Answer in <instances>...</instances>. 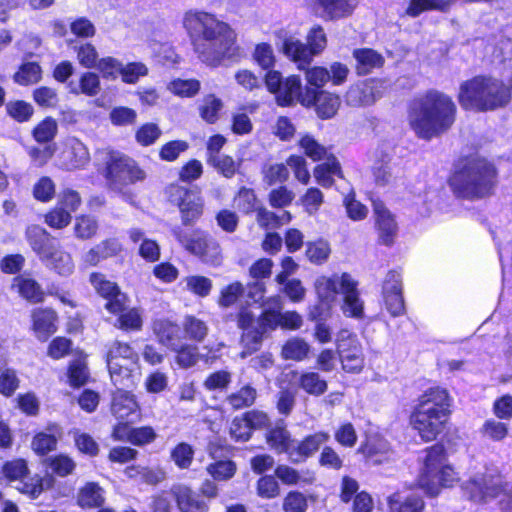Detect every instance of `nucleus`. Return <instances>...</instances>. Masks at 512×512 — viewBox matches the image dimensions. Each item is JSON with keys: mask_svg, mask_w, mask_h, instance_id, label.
<instances>
[{"mask_svg": "<svg viewBox=\"0 0 512 512\" xmlns=\"http://www.w3.org/2000/svg\"><path fill=\"white\" fill-rule=\"evenodd\" d=\"M183 24L194 52L208 66L216 67L224 58L235 55V33L214 15L202 11L188 12Z\"/></svg>", "mask_w": 512, "mask_h": 512, "instance_id": "1", "label": "nucleus"}, {"mask_svg": "<svg viewBox=\"0 0 512 512\" xmlns=\"http://www.w3.org/2000/svg\"><path fill=\"white\" fill-rule=\"evenodd\" d=\"M455 113L456 106L449 96L431 90L412 101L408 118L417 136L430 140L452 126Z\"/></svg>", "mask_w": 512, "mask_h": 512, "instance_id": "2", "label": "nucleus"}, {"mask_svg": "<svg viewBox=\"0 0 512 512\" xmlns=\"http://www.w3.org/2000/svg\"><path fill=\"white\" fill-rule=\"evenodd\" d=\"M451 398L446 389L433 387L426 390L410 416L412 427L426 441L436 439L450 415Z\"/></svg>", "mask_w": 512, "mask_h": 512, "instance_id": "3", "label": "nucleus"}, {"mask_svg": "<svg viewBox=\"0 0 512 512\" xmlns=\"http://www.w3.org/2000/svg\"><path fill=\"white\" fill-rule=\"evenodd\" d=\"M496 184V168L484 158L467 159L450 179V186L455 195L468 200L491 196Z\"/></svg>", "mask_w": 512, "mask_h": 512, "instance_id": "4", "label": "nucleus"}, {"mask_svg": "<svg viewBox=\"0 0 512 512\" xmlns=\"http://www.w3.org/2000/svg\"><path fill=\"white\" fill-rule=\"evenodd\" d=\"M511 98L510 89L490 76H475L464 81L459 88L458 101L466 110L490 111L506 106Z\"/></svg>", "mask_w": 512, "mask_h": 512, "instance_id": "5", "label": "nucleus"}, {"mask_svg": "<svg viewBox=\"0 0 512 512\" xmlns=\"http://www.w3.org/2000/svg\"><path fill=\"white\" fill-rule=\"evenodd\" d=\"M172 234L186 251L198 257L203 263L211 266H219L222 263V248L207 231L196 228L187 232L180 226H175Z\"/></svg>", "mask_w": 512, "mask_h": 512, "instance_id": "6", "label": "nucleus"}, {"mask_svg": "<svg viewBox=\"0 0 512 512\" xmlns=\"http://www.w3.org/2000/svg\"><path fill=\"white\" fill-rule=\"evenodd\" d=\"M307 44L294 37L286 38L282 45L283 54L298 64L300 69L309 65L315 55L320 54L327 45L324 29L317 25L307 34Z\"/></svg>", "mask_w": 512, "mask_h": 512, "instance_id": "7", "label": "nucleus"}, {"mask_svg": "<svg viewBox=\"0 0 512 512\" xmlns=\"http://www.w3.org/2000/svg\"><path fill=\"white\" fill-rule=\"evenodd\" d=\"M106 178L112 190L122 192L126 186L143 181L146 173L132 158L113 152L106 163Z\"/></svg>", "mask_w": 512, "mask_h": 512, "instance_id": "8", "label": "nucleus"}, {"mask_svg": "<svg viewBox=\"0 0 512 512\" xmlns=\"http://www.w3.org/2000/svg\"><path fill=\"white\" fill-rule=\"evenodd\" d=\"M166 194L169 202L178 206L183 225H193L201 217L204 203L197 189L171 184L167 187Z\"/></svg>", "mask_w": 512, "mask_h": 512, "instance_id": "9", "label": "nucleus"}, {"mask_svg": "<svg viewBox=\"0 0 512 512\" xmlns=\"http://www.w3.org/2000/svg\"><path fill=\"white\" fill-rule=\"evenodd\" d=\"M265 84L270 93L275 96V101L279 106H293L296 102L301 103L304 95L302 92L301 80L296 75L283 78L282 74L276 70H270L265 75Z\"/></svg>", "mask_w": 512, "mask_h": 512, "instance_id": "10", "label": "nucleus"}, {"mask_svg": "<svg viewBox=\"0 0 512 512\" xmlns=\"http://www.w3.org/2000/svg\"><path fill=\"white\" fill-rule=\"evenodd\" d=\"M512 482H507L501 475L485 474L476 475L466 484L469 489L470 499L476 503L485 502L488 499L509 498Z\"/></svg>", "mask_w": 512, "mask_h": 512, "instance_id": "11", "label": "nucleus"}, {"mask_svg": "<svg viewBox=\"0 0 512 512\" xmlns=\"http://www.w3.org/2000/svg\"><path fill=\"white\" fill-rule=\"evenodd\" d=\"M384 82L370 79L352 85L346 93V102L350 106H363L374 103L384 93Z\"/></svg>", "mask_w": 512, "mask_h": 512, "instance_id": "12", "label": "nucleus"}, {"mask_svg": "<svg viewBox=\"0 0 512 512\" xmlns=\"http://www.w3.org/2000/svg\"><path fill=\"white\" fill-rule=\"evenodd\" d=\"M90 281L96 291L106 299L104 307L111 313L122 312L127 306V297L122 293L118 286L106 280L102 274L93 273Z\"/></svg>", "mask_w": 512, "mask_h": 512, "instance_id": "13", "label": "nucleus"}, {"mask_svg": "<svg viewBox=\"0 0 512 512\" xmlns=\"http://www.w3.org/2000/svg\"><path fill=\"white\" fill-rule=\"evenodd\" d=\"M301 104L304 106H315L317 115L322 119L332 118L338 111L340 99L337 95L329 92L311 89L306 87L304 95L301 98Z\"/></svg>", "mask_w": 512, "mask_h": 512, "instance_id": "14", "label": "nucleus"}, {"mask_svg": "<svg viewBox=\"0 0 512 512\" xmlns=\"http://www.w3.org/2000/svg\"><path fill=\"white\" fill-rule=\"evenodd\" d=\"M26 239L32 250L42 259L52 255L59 248L58 241L39 225H30L25 232Z\"/></svg>", "mask_w": 512, "mask_h": 512, "instance_id": "15", "label": "nucleus"}, {"mask_svg": "<svg viewBox=\"0 0 512 512\" xmlns=\"http://www.w3.org/2000/svg\"><path fill=\"white\" fill-rule=\"evenodd\" d=\"M373 175L379 186H386L394 182L399 170L391 163V155L386 146L378 147L374 152Z\"/></svg>", "mask_w": 512, "mask_h": 512, "instance_id": "16", "label": "nucleus"}, {"mask_svg": "<svg viewBox=\"0 0 512 512\" xmlns=\"http://www.w3.org/2000/svg\"><path fill=\"white\" fill-rule=\"evenodd\" d=\"M329 439V433L323 431L307 435L292 448L290 461L294 464L304 462L306 459L312 457Z\"/></svg>", "mask_w": 512, "mask_h": 512, "instance_id": "17", "label": "nucleus"}, {"mask_svg": "<svg viewBox=\"0 0 512 512\" xmlns=\"http://www.w3.org/2000/svg\"><path fill=\"white\" fill-rule=\"evenodd\" d=\"M112 414L122 421H134L139 417V407L134 395L128 391L118 388L112 397Z\"/></svg>", "mask_w": 512, "mask_h": 512, "instance_id": "18", "label": "nucleus"}, {"mask_svg": "<svg viewBox=\"0 0 512 512\" xmlns=\"http://www.w3.org/2000/svg\"><path fill=\"white\" fill-rule=\"evenodd\" d=\"M171 493L181 512H208L209 506L207 502L190 487L177 484L172 486Z\"/></svg>", "mask_w": 512, "mask_h": 512, "instance_id": "19", "label": "nucleus"}, {"mask_svg": "<svg viewBox=\"0 0 512 512\" xmlns=\"http://www.w3.org/2000/svg\"><path fill=\"white\" fill-rule=\"evenodd\" d=\"M343 297L341 309L345 316L361 319L364 316V302L360 298L357 282L349 274V285L344 283L340 290Z\"/></svg>", "mask_w": 512, "mask_h": 512, "instance_id": "20", "label": "nucleus"}, {"mask_svg": "<svg viewBox=\"0 0 512 512\" xmlns=\"http://www.w3.org/2000/svg\"><path fill=\"white\" fill-rule=\"evenodd\" d=\"M456 480V473L450 465H445L431 474V477L420 476L419 486L431 496H436L441 487H449Z\"/></svg>", "mask_w": 512, "mask_h": 512, "instance_id": "21", "label": "nucleus"}, {"mask_svg": "<svg viewBox=\"0 0 512 512\" xmlns=\"http://www.w3.org/2000/svg\"><path fill=\"white\" fill-rule=\"evenodd\" d=\"M33 330L39 340L46 341L57 330V314L48 308H38L32 312Z\"/></svg>", "mask_w": 512, "mask_h": 512, "instance_id": "22", "label": "nucleus"}, {"mask_svg": "<svg viewBox=\"0 0 512 512\" xmlns=\"http://www.w3.org/2000/svg\"><path fill=\"white\" fill-rule=\"evenodd\" d=\"M344 283L349 285V274L342 273L341 275L334 274L331 277L322 276L315 282V289L322 301L327 303L333 301Z\"/></svg>", "mask_w": 512, "mask_h": 512, "instance_id": "23", "label": "nucleus"}, {"mask_svg": "<svg viewBox=\"0 0 512 512\" xmlns=\"http://www.w3.org/2000/svg\"><path fill=\"white\" fill-rule=\"evenodd\" d=\"M152 328L162 345L171 350H177L180 347L181 329L177 324L167 319H158L153 322Z\"/></svg>", "mask_w": 512, "mask_h": 512, "instance_id": "24", "label": "nucleus"}, {"mask_svg": "<svg viewBox=\"0 0 512 512\" xmlns=\"http://www.w3.org/2000/svg\"><path fill=\"white\" fill-rule=\"evenodd\" d=\"M374 212L381 242L391 245L397 231V224L393 216L381 202H374Z\"/></svg>", "mask_w": 512, "mask_h": 512, "instance_id": "25", "label": "nucleus"}, {"mask_svg": "<svg viewBox=\"0 0 512 512\" xmlns=\"http://www.w3.org/2000/svg\"><path fill=\"white\" fill-rule=\"evenodd\" d=\"M266 440L268 445L277 453H285L290 459V452L294 447V440L291 438V434L287 430L283 420H279L275 426L268 431Z\"/></svg>", "mask_w": 512, "mask_h": 512, "instance_id": "26", "label": "nucleus"}, {"mask_svg": "<svg viewBox=\"0 0 512 512\" xmlns=\"http://www.w3.org/2000/svg\"><path fill=\"white\" fill-rule=\"evenodd\" d=\"M345 343L338 345V353L343 369L348 373H359L364 367V356L361 346L351 341L348 348Z\"/></svg>", "mask_w": 512, "mask_h": 512, "instance_id": "27", "label": "nucleus"}, {"mask_svg": "<svg viewBox=\"0 0 512 512\" xmlns=\"http://www.w3.org/2000/svg\"><path fill=\"white\" fill-rule=\"evenodd\" d=\"M122 251V245L116 238L103 240L85 253L83 260L91 266L100 261L114 257Z\"/></svg>", "mask_w": 512, "mask_h": 512, "instance_id": "28", "label": "nucleus"}, {"mask_svg": "<svg viewBox=\"0 0 512 512\" xmlns=\"http://www.w3.org/2000/svg\"><path fill=\"white\" fill-rule=\"evenodd\" d=\"M63 165L68 170L84 167L90 160L87 147L78 139H72L62 154Z\"/></svg>", "mask_w": 512, "mask_h": 512, "instance_id": "29", "label": "nucleus"}, {"mask_svg": "<svg viewBox=\"0 0 512 512\" xmlns=\"http://www.w3.org/2000/svg\"><path fill=\"white\" fill-rule=\"evenodd\" d=\"M12 288L16 289L21 297L31 303H41L44 300L45 294L41 285L29 276H16L13 279Z\"/></svg>", "mask_w": 512, "mask_h": 512, "instance_id": "30", "label": "nucleus"}, {"mask_svg": "<svg viewBox=\"0 0 512 512\" xmlns=\"http://www.w3.org/2000/svg\"><path fill=\"white\" fill-rule=\"evenodd\" d=\"M353 57L356 60V71L359 75H366L375 68L383 66L384 57L370 48L354 49Z\"/></svg>", "mask_w": 512, "mask_h": 512, "instance_id": "31", "label": "nucleus"}, {"mask_svg": "<svg viewBox=\"0 0 512 512\" xmlns=\"http://www.w3.org/2000/svg\"><path fill=\"white\" fill-rule=\"evenodd\" d=\"M389 512H423L425 502L422 497L411 494L406 497L396 492L387 497Z\"/></svg>", "mask_w": 512, "mask_h": 512, "instance_id": "32", "label": "nucleus"}, {"mask_svg": "<svg viewBox=\"0 0 512 512\" xmlns=\"http://www.w3.org/2000/svg\"><path fill=\"white\" fill-rule=\"evenodd\" d=\"M135 363L112 361L107 362V367L110 373L113 384L118 388H129L133 384L132 380V367Z\"/></svg>", "mask_w": 512, "mask_h": 512, "instance_id": "33", "label": "nucleus"}, {"mask_svg": "<svg viewBox=\"0 0 512 512\" xmlns=\"http://www.w3.org/2000/svg\"><path fill=\"white\" fill-rule=\"evenodd\" d=\"M291 214L288 211H282L280 214L272 212L260 205L256 211V221L261 228L266 230L277 229L291 221Z\"/></svg>", "mask_w": 512, "mask_h": 512, "instance_id": "34", "label": "nucleus"}, {"mask_svg": "<svg viewBox=\"0 0 512 512\" xmlns=\"http://www.w3.org/2000/svg\"><path fill=\"white\" fill-rule=\"evenodd\" d=\"M313 174L317 183L325 188L333 185L332 176L342 178L341 166L335 157H329L326 162L317 165Z\"/></svg>", "mask_w": 512, "mask_h": 512, "instance_id": "35", "label": "nucleus"}, {"mask_svg": "<svg viewBox=\"0 0 512 512\" xmlns=\"http://www.w3.org/2000/svg\"><path fill=\"white\" fill-rule=\"evenodd\" d=\"M298 386L307 394L312 396H321L328 389V383L318 372H303L298 379Z\"/></svg>", "mask_w": 512, "mask_h": 512, "instance_id": "36", "label": "nucleus"}, {"mask_svg": "<svg viewBox=\"0 0 512 512\" xmlns=\"http://www.w3.org/2000/svg\"><path fill=\"white\" fill-rule=\"evenodd\" d=\"M78 504L82 508H97L105 501L104 490L97 483L89 482L79 491Z\"/></svg>", "mask_w": 512, "mask_h": 512, "instance_id": "37", "label": "nucleus"}, {"mask_svg": "<svg viewBox=\"0 0 512 512\" xmlns=\"http://www.w3.org/2000/svg\"><path fill=\"white\" fill-rule=\"evenodd\" d=\"M330 19L348 16L356 7V0H318Z\"/></svg>", "mask_w": 512, "mask_h": 512, "instance_id": "38", "label": "nucleus"}, {"mask_svg": "<svg viewBox=\"0 0 512 512\" xmlns=\"http://www.w3.org/2000/svg\"><path fill=\"white\" fill-rule=\"evenodd\" d=\"M445 461L446 453L444 446L441 444L433 445L427 449L424 469L420 476L431 477V474L446 465Z\"/></svg>", "mask_w": 512, "mask_h": 512, "instance_id": "39", "label": "nucleus"}, {"mask_svg": "<svg viewBox=\"0 0 512 512\" xmlns=\"http://www.w3.org/2000/svg\"><path fill=\"white\" fill-rule=\"evenodd\" d=\"M223 102L214 94H208L203 97L199 105L200 117L209 124L215 123L219 118V113L223 109Z\"/></svg>", "mask_w": 512, "mask_h": 512, "instance_id": "40", "label": "nucleus"}, {"mask_svg": "<svg viewBox=\"0 0 512 512\" xmlns=\"http://www.w3.org/2000/svg\"><path fill=\"white\" fill-rule=\"evenodd\" d=\"M236 320L238 328L242 329L243 332L268 328L262 315H256L248 306H241L236 315Z\"/></svg>", "mask_w": 512, "mask_h": 512, "instance_id": "41", "label": "nucleus"}, {"mask_svg": "<svg viewBox=\"0 0 512 512\" xmlns=\"http://www.w3.org/2000/svg\"><path fill=\"white\" fill-rule=\"evenodd\" d=\"M268 330H271L270 328H262L258 330H249L246 332H243L241 336V346L242 351L240 353V356L242 358L247 357L248 355H251L252 353L258 351L262 345L263 336L265 333L268 332Z\"/></svg>", "mask_w": 512, "mask_h": 512, "instance_id": "42", "label": "nucleus"}, {"mask_svg": "<svg viewBox=\"0 0 512 512\" xmlns=\"http://www.w3.org/2000/svg\"><path fill=\"white\" fill-rule=\"evenodd\" d=\"M257 391L251 385H245L237 392L227 396L226 402L235 410L250 407L254 404Z\"/></svg>", "mask_w": 512, "mask_h": 512, "instance_id": "43", "label": "nucleus"}, {"mask_svg": "<svg viewBox=\"0 0 512 512\" xmlns=\"http://www.w3.org/2000/svg\"><path fill=\"white\" fill-rule=\"evenodd\" d=\"M70 92L78 94L83 93L89 96H95L100 91V81L97 74L85 72L79 81V84L69 83Z\"/></svg>", "mask_w": 512, "mask_h": 512, "instance_id": "44", "label": "nucleus"}, {"mask_svg": "<svg viewBox=\"0 0 512 512\" xmlns=\"http://www.w3.org/2000/svg\"><path fill=\"white\" fill-rule=\"evenodd\" d=\"M281 310L282 300L279 296L271 297L263 304L261 315L268 328L275 329L278 326L280 315L282 314Z\"/></svg>", "mask_w": 512, "mask_h": 512, "instance_id": "45", "label": "nucleus"}, {"mask_svg": "<svg viewBox=\"0 0 512 512\" xmlns=\"http://www.w3.org/2000/svg\"><path fill=\"white\" fill-rule=\"evenodd\" d=\"M137 355L134 350L127 344L120 341H114L107 352L106 362L120 361L135 363Z\"/></svg>", "mask_w": 512, "mask_h": 512, "instance_id": "46", "label": "nucleus"}, {"mask_svg": "<svg viewBox=\"0 0 512 512\" xmlns=\"http://www.w3.org/2000/svg\"><path fill=\"white\" fill-rule=\"evenodd\" d=\"M206 470L215 481H227L235 475L237 466L232 460H218L209 464Z\"/></svg>", "mask_w": 512, "mask_h": 512, "instance_id": "47", "label": "nucleus"}, {"mask_svg": "<svg viewBox=\"0 0 512 512\" xmlns=\"http://www.w3.org/2000/svg\"><path fill=\"white\" fill-rule=\"evenodd\" d=\"M44 260H48L51 268L59 275L68 276L74 270V263L70 254L59 250V248L55 249L52 255L44 258Z\"/></svg>", "mask_w": 512, "mask_h": 512, "instance_id": "48", "label": "nucleus"}, {"mask_svg": "<svg viewBox=\"0 0 512 512\" xmlns=\"http://www.w3.org/2000/svg\"><path fill=\"white\" fill-rule=\"evenodd\" d=\"M309 345L304 340L293 338L288 340L282 347V356L285 359L301 361L306 358L309 352Z\"/></svg>", "mask_w": 512, "mask_h": 512, "instance_id": "49", "label": "nucleus"}, {"mask_svg": "<svg viewBox=\"0 0 512 512\" xmlns=\"http://www.w3.org/2000/svg\"><path fill=\"white\" fill-rule=\"evenodd\" d=\"M119 317L116 320L115 326L125 330L138 331L142 327V316L140 311L136 308H132L126 311V308L122 312H118Z\"/></svg>", "mask_w": 512, "mask_h": 512, "instance_id": "50", "label": "nucleus"}, {"mask_svg": "<svg viewBox=\"0 0 512 512\" xmlns=\"http://www.w3.org/2000/svg\"><path fill=\"white\" fill-rule=\"evenodd\" d=\"M208 163L226 178L233 177L239 167V163H236L231 156L225 154L208 156Z\"/></svg>", "mask_w": 512, "mask_h": 512, "instance_id": "51", "label": "nucleus"}, {"mask_svg": "<svg viewBox=\"0 0 512 512\" xmlns=\"http://www.w3.org/2000/svg\"><path fill=\"white\" fill-rule=\"evenodd\" d=\"M237 208L244 214L256 212L260 207L259 200L253 189L242 187L235 198Z\"/></svg>", "mask_w": 512, "mask_h": 512, "instance_id": "52", "label": "nucleus"}, {"mask_svg": "<svg viewBox=\"0 0 512 512\" xmlns=\"http://www.w3.org/2000/svg\"><path fill=\"white\" fill-rule=\"evenodd\" d=\"M41 67L36 62L24 63L14 75V80L20 85H29L41 79Z\"/></svg>", "mask_w": 512, "mask_h": 512, "instance_id": "53", "label": "nucleus"}, {"mask_svg": "<svg viewBox=\"0 0 512 512\" xmlns=\"http://www.w3.org/2000/svg\"><path fill=\"white\" fill-rule=\"evenodd\" d=\"M170 456L178 468L188 469L193 462L194 450L190 444L181 442L173 448Z\"/></svg>", "mask_w": 512, "mask_h": 512, "instance_id": "54", "label": "nucleus"}, {"mask_svg": "<svg viewBox=\"0 0 512 512\" xmlns=\"http://www.w3.org/2000/svg\"><path fill=\"white\" fill-rule=\"evenodd\" d=\"M168 89L181 97H193L200 90V82L196 79H175L168 84Z\"/></svg>", "mask_w": 512, "mask_h": 512, "instance_id": "55", "label": "nucleus"}, {"mask_svg": "<svg viewBox=\"0 0 512 512\" xmlns=\"http://www.w3.org/2000/svg\"><path fill=\"white\" fill-rule=\"evenodd\" d=\"M245 288L242 283L236 281L224 288L220 292L218 299L219 306L228 308L234 305L238 299L244 294Z\"/></svg>", "mask_w": 512, "mask_h": 512, "instance_id": "56", "label": "nucleus"}, {"mask_svg": "<svg viewBox=\"0 0 512 512\" xmlns=\"http://www.w3.org/2000/svg\"><path fill=\"white\" fill-rule=\"evenodd\" d=\"M330 253V246L328 242L324 240H318L315 242L307 243L306 256L312 263H324L325 261H327Z\"/></svg>", "mask_w": 512, "mask_h": 512, "instance_id": "57", "label": "nucleus"}, {"mask_svg": "<svg viewBox=\"0 0 512 512\" xmlns=\"http://www.w3.org/2000/svg\"><path fill=\"white\" fill-rule=\"evenodd\" d=\"M183 327L188 337L198 342L203 341L208 333L206 323L194 316H186Z\"/></svg>", "mask_w": 512, "mask_h": 512, "instance_id": "58", "label": "nucleus"}, {"mask_svg": "<svg viewBox=\"0 0 512 512\" xmlns=\"http://www.w3.org/2000/svg\"><path fill=\"white\" fill-rule=\"evenodd\" d=\"M77 52V59L79 63L85 68L96 67L98 60V52L94 45L89 42L81 43L74 46Z\"/></svg>", "mask_w": 512, "mask_h": 512, "instance_id": "59", "label": "nucleus"}, {"mask_svg": "<svg viewBox=\"0 0 512 512\" xmlns=\"http://www.w3.org/2000/svg\"><path fill=\"white\" fill-rule=\"evenodd\" d=\"M480 432L484 437L494 441H501L508 434V426L494 419H488L484 422Z\"/></svg>", "mask_w": 512, "mask_h": 512, "instance_id": "60", "label": "nucleus"}, {"mask_svg": "<svg viewBox=\"0 0 512 512\" xmlns=\"http://www.w3.org/2000/svg\"><path fill=\"white\" fill-rule=\"evenodd\" d=\"M295 194L285 186L272 189L268 194L269 204L273 208H285L294 200Z\"/></svg>", "mask_w": 512, "mask_h": 512, "instance_id": "61", "label": "nucleus"}, {"mask_svg": "<svg viewBox=\"0 0 512 512\" xmlns=\"http://www.w3.org/2000/svg\"><path fill=\"white\" fill-rule=\"evenodd\" d=\"M257 494L265 499H272L280 494V487L274 476L265 475L257 481Z\"/></svg>", "mask_w": 512, "mask_h": 512, "instance_id": "62", "label": "nucleus"}, {"mask_svg": "<svg viewBox=\"0 0 512 512\" xmlns=\"http://www.w3.org/2000/svg\"><path fill=\"white\" fill-rule=\"evenodd\" d=\"M282 508L284 512H306L307 498L301 492L291 491L284 498Z\"/></svg>", "mask_w": 512, "mask_h": 512, "instance_id": "63", "label": "nucleus"}, {"mask_svg": "<svg viewBox=\"0 0 512 512\" xmlns=\"http://www.w3.org/2000/svg\"><path fill=\"white\" fill-rule=\"evenodd\" d=\"M57 132V123L52 118L43 120L33 131L34 138L39 143L47 144Z\"/></svg>", "mask_w": 512, "mask_h": 512, "instance_id": "64", "label": "nucleus"}]
</instances>
